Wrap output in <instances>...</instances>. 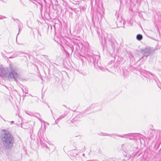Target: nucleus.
Here are the masks:
<instances>
[{"mask_svg": "<svg viewBox=\"0 0 161 161\" xmlns=\"http://www.w3.org/2000/svg\"><path fill=\"white\" fill-rule=\"evenodd\" d=\"M0 139L3 145L0 142V154L3 152L4 147L7 150H10L13 147L14 138L9 131L3 130L0 135Z\"/></svg>", "mask_w": 161, "mask_h": 161, "instance_id": "f257e3e1", "label": "nucleus"}, {"mask_svg": "<svg viewBox=\"0 0 161 161\" xmlns=\"http://www.w3.org/2000/svg\"><path fill=\"white\" fill-rule=\"evenodd\" d=\"M122 148L125 153L124 154V156L126 160H128L130 157L134 156L135 152L137 149V147H134V145L130 143H126L123 144L122 146Z\"/></svg>", "mask_w": 161, "mask_h": 161, "instance_id": "f03ea898", "label": "nucleus"}, {"mask_svg": "<svg viewBox=\"0 0 161 161\" xmlns=\"http://www.w3.org/2000/svg\"><path fill=\"white\" fill-rule=\"evenodd\" d=\"M19 69V68L12 67L10 68V71L8 75V79L9 81L14 80L15 82L18 81V80L20 78Z\"/></svg>", "mask_w": 161, "mask_h": 161, "instance_id": "7ed1b4c3", "label": "nucleus"}, {"mask_svg": "<svg viewBox=\"0 0 161 161\" xmlns=\"http://www.w3.org/2000/svg\"><path fill=\"white\" fill-rule=\"evenodd\" d=\"M141 51L143 55L138 61H143L146 59V58H144V57H147L149 55L154 53L155 52V49L153 47H147L144 49H141Z\"/></svg>", "mask_w": 161, "mask_h": 161, "instance_id": "20e7f679", "label": "nucleus"}, {"mask_svg": "<svg viewBox=\"0 0 161 161\" xmlns=\"http://www.w3.org/2000/svg\"><path fill=\"white\" fill-rule=\"evenodd\" d=\"M82 45L81 43H74L73 45L70 47L71 53L74 51L75 53H79L80 50V48H82Z\"/></svg>", "mask_w": 161, "mask_h": 161, "instance_id": "39448f33", "label": "nucleus"}, {"mask_svg": "<svg viewBox=\"0 0 161 161\" xmlns=\"http://www.w3.org/2000/svg\"><path fill=\"white\" fill-rule=\"evenodd\" d=\"M113 135L114 136H117L122 138H125L127 139H129L130 140H132L135 139L136 134V133H130L123 135H117L116 134H113Z\"/></svg>", "mask_w": 161, "mask_h": 161, "instance_id": "423d86ee", "label": "nucleus"}, {"mask_svg": "<svg viewBox=\"0 0 161 161\" xmlns=\"http://www.w3.org/2000/svg\"><path fill=\"white\" fill-rule=\"evenodd\" d=\"M117 42L116 40L113 38H111L110 40H109V45L111 47L113 51L114 50V48Z\"/></svg>", "mask_w": 161, "mask_h": 161, "instance_id": "0eeeda50", "label": "nucleus"}, {"mask_svg": "<svg viewBox=\"0 0 161 161\" xmlns=\"http://www.w3.org/2000/svg\"><path fill=\"white\" fill-rule=\"evenodd\" d=\"M7 74V71L3 67H0V76L4 78H6Z\"/></svg>", "mask_w": 161, "mask_h": 161, "instance_id": "6e6552de", "label": "nucleus"}, {"mask_svg": "<svg viewBox=\"0 0 161 161\" xmlns=\"http://www.w3.org/2000/svg\"><path fill=\"white\" fill-rule=\"evenodd\" d=\"M95 108V111L100 110L102 108V107L101 106H97V104H92L89 107V109L92 110L93 108Z\"/></svg>", "mask_w": 161, "mask_h": 161, "instance_id": "1a4fd4ad", "label": "nucleus"}, {"mask_svg": "<svg viewBox=\"0 0 161 161\" xmlns=\"http://www.w3.org/2000/svg\"><path fill=\"white\" fill-rule=\"evenodd\" d=\"M36 46L38 50H43L45 48V45L40 42L36 43Z\"/></svg>", "mask_w": 161, "mask_h": 161, "instance_id": "9d476101", "label": "nucleus"}, {"mask_svg": "<svg viewBox=\"0 0 161 161\" xmlns=\"http://www.w3.org/2000/svg\"><path fill=\"white\" fill-rule=\"evenodd\" d=\"M69 155L71 156L72 158H74L73 157L78 158L79 157L75 149L71 151L70 152Z\"/></svg>", "mask_w": 161, "mask_h": 161, "instance_id": "9b49d317", "label": "nucleus"}, {"mask_svg": "<svg viewBox=\"0 0 161 161\" xmlns=\"http://www.w3.org/2000/svg\"><path fill=\"white\" fill-rule=\"evenodd\" d=\"M156 138L159 140L161 139V131L158 130L157 131V134L156 135Z\"/></svg>", "mask_w": 161, "mask_h": 161, "instance_id": "f8f14e48", "label": "nucleus"}, {"mask_svg": "<svg viewBox=\"0 0 161 161\" xmlns=\"http://www.w3.org/2000/svg\"><path fill=\"white\" fill-rule=\"evenodd\" d=\"M143 36L142 35L138 34L137 35L136 38L138 41H140L142 39Z\"/></svg>", "mask_w": 161, "mask_h": 161, "instance_id": "ddd939ff", "label": "nucleus"}, {"mask_svg": "<svg viewBox=\"0 0 161 161\" xmlns=\"http://www.w3.org/2000/svg\"><path fill=\"white\" fill-rule=\"evenodd\" d=\"M65 115H64V114L61 115L59 116V117L57 119V120L60 119H61L64 118L65 117Z\"/></svg>", "mask_w": 161, "mask_h": 161, "instance_id": "4468645a", "label": "nucleus"}, {"mask_svg": "<svg viewBox=\"0 0 161 161\" xmlns=\"http://www.w3.org/2000/svg\"><path fill=\"white\" fill-rule=\"evenodd\" d=\"M21 25H18V28L19 29V33H18L17 36H18L19 35V32L20 31V30L21 28Z\"/></svg>", "mask_w": 161, "mask_h": 161, "instance_id": "2eb2a0df", "label": "nucleus"}, {"mask_svg": "<svg viewBox=\"0 0 161 161\" xmlns=\"http://www.w3.org/2000/svg\"><path fill=\"white\" fill-rule=\"evenodd\" d=\"M136 159H137L136 161H142V157H140L139 158V157H137L136 158Z\"/></svg>", "mask_w": 161, "mask_h": 161, "instance_id": "dca6fc26", "label": "nucleus"}, {"mask_svg": "<svg viewBox=\"0 0 161 161\" xmlns=\"http://www.w3.org/2000/svg\"><path fill=\"white\" fill-rule=\"evenodd\" d=\"M100 69L102 70L103 71H106V70L108 71V70L106 69H105L104 68H103L102 67H100Z\"/></svg>", "mask_w": 161, "mask_h": 161, "instance_id": "f3484780", "label": "nucleus"}, {"mask_svg": "<svg viewBox=\"0 0 161 161\" xmlns=\"http://www.w3.org/2000/svg\"><path fill=\"white\" fill-rule=\"evenodd\" d=\"M150 74L151 76L153 77V78L155 79L156 77V76L154 74L151 73H150Z\"/></svg>", "mask_w": 161, "mask_h": 161, "instance_id": "a211bd4d", "label": "nucleus"}, {"mask_svg": "<svg viewBox=\"0 0 161 161\" xmlns=\"http://www.w3.org/2000/svg\"><path fill=\"white\" fill-rule=\"evenodd\" d=\"M6 17L4 16L0 15V19H3L5 18Z\"/></svg>", "mask_w": 161, "mask_h": 161, "instance_id": "6ab92c4d", "label": "nucleus"}, {"mask_svg": "<svg viewBox=\"0 0 161 161\" xmlns=\"http://www.w3.org/2000/svg\"><path fill=\"white\" fill-rule=\"evenodd\" d=\"M103 135H104V136H111V135L110 134H107V133H104V134H103Z\"/></svg>", "mask_w": 161, "mask_h": 161, "instance_id": "aec40b11", "label": "nucleus"}, {"mask_svg": "<svg viewBox=\"0 0 161 161\" xmlns=\"http://www.w3.org/2000/svg\"><path fill=\"white\" fill-rule=\"evenodd\" d=\"M109 161H116L115 160L113 159H109Z\"/></svg>", "mask_w": 161, "mask_h": 161, "instance_id": "412c9836", "label": "nucleus"}, {"mask_svg": "<svg viewBox=\"0 0 161 161\" xmlns=\"http://www.w3.org/2000/svg\"><path fill=\"white\" fill-rule=\"evenodd\" d=\"M25 113H26V114H28V115H30V114H29V112H28L25 111Z\"/></svg>", "mask_w": 161, "mask_h": 161, "instance_id": "4be33fe9", "label": "nucleus"}, {"mask_svg": "<svg viewBox=\"0 0 161 161\" xmlns=\"http://www.w3.org/2000/svg\"><path fill=\"white\" fill-rule=\"evenodd\" d=\"M25 92L26 94L28 93V91H25Z\"/></svg>", "mask_w": 161, "mask_h": 161, "instance_id": "5701e85b", "label": "nucleus"}, {"mask_svg": "<svg viewBox=\"0 0 161 161\" xmlns=\"http://www.w3.org/2000/svg\"><path fill=\"white\" fill-rule=\"evenodd\" d=\"M57 120H55V123L56 124H57V123H58V122H57Z\"/></svg>", "mask_w": 161, "mask_h": 161, "instance_id": "b1692460", "label": "nucleus"}, {"mask_svg": "<svg viewBox=\"0 0 161 161\" xmlns=\"http://www.w3.org/2000/svg\"><path fill=\"white\" fill-rule=\"evenodd\" d=\"M12 124H13L14 123V121H11V122H10Z\"/></svg>", "mask_w": 161, "mask_h": 161, "instance_id": "393cba45", "label": "nucleus"}, {"mask_svg": "<svg viewBox=\"0 0 161 161\" xmlns=\"http://www.w3.org/2000/svg\"><path fill=\"white\" fill-rule=\"evenodd\" d=\"M82 155H83V156H85V154H84V153H83V154H82Z\"/></svg>", "mask_w": 161, "mask_h": 161, "instance_id": "a878e982", "label": "nucleus"}, {"mask_svg": "<svg viewBox=\"0 0 161 161\" xmlns=\"http://www.w3.org/2000/svg\"><path fill=\"white\" fill-rule=\"evenodd\" d=\"M82 150H85V147H84L83 148V149Z\"/></svg>", "mask_w": 161, "mask_h": 161, "instance_id": "bb28decb", "label": "nucleus"}, {"mask_svg": "<svg viewBox=\"0 0 161 161\" xmlns=\"http://www.w3.org/2000/svg\"><path fill=\"white\" fill-rule=\"evenodd\" d=\"M51 111L52 114V110H51Z\"/></svg>", "mask_w": 161, "mask_h": 161, "instance_id": "cd10ccee", "label": "nucleus"}, {"mask_svg": "<svg viewBox=\"0 0 161 161\" xmlns=\"http://www.w3.org/2000/svg\"><path fill=\"white\" fill-rule=\"evenodd\" d=\"M38 119H39V120H41V119H40V118H38Z\"/></svg>", "mask_w": 161, "mask_h": 161, "instance_id": "c85d7f7f", "label": "nucleus"}, {"mask_svg": "<svg viewBox=\"0 0 161 161\" xmlns=\"http://www.w3.org/2000/svg\"><path fill=\"white\" fill-rule=\"evenodd\" d=\"M38 34H39L40 35V36H41V34H39V32H38Z\"/></svg>", "mask_w": 161, "mask_h": 161, "instance_id": "c756f323", "label": "nucleus"}, {"mask_svg": "<svg viewBox=\"0 0 161 161\" xmlns=\"http://www.w3.org/2000/svg\"><path fill=\"white\" fill-rule=\"evenodd\" d=\"M22 91H23V92H24V90L23 89H22Z\"/></svg>", "mask_w": 161, "mask_h": 161, "instance_id": "7c9ffc66", "label": "nucleus"}, {"mask_svg": "<svg viewBox=\"0 0 161 161\" xmlns=\"http://www.w3.org/2000/svg\"><path fill=\"white\" fill-rule=\"evenodd\" d=\"M63 106H64L65 107H66V106L65 105H63Z\"/></svg>", "mask_w": 161, "mask_h": 161, "instance_id": "2f4dec72", "label": "nucleus"}, {"mask_svg": "<svg viewBox=\"0 0 161 161\" xmlns=\"http://www.w3.org/2000/svg\"><path fill=\"white\" fill-rule=\"evenodd\" d=\"M16 39H17V36L16 37Z\"/></svg>", "mask_w": 161, "mask_h": 161, "instance_id": "473e14b6", "label": "nucleus"}, {"mask_svg": "<svg viewBox=\"0 0 161 161\" xmlns=\"http://www.w3.org/2000/svg\"><path fill=\"white\" fill-rule=\"evenodd\" d=\"M160 89H161V88H160Z\"/></svg>", "mask_w": 161, "mask_h": 161, "instance_id": "72a5a7b5", "label": "nucleus"}]
</instances>
